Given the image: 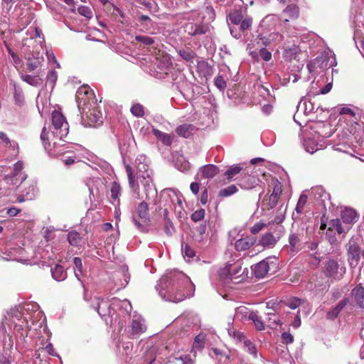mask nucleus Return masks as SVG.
I'll use <instances>...</instances> for the list:
<instances>
[{
	"label": "nucleus",
	"instance_id": "nucleus-1",
	"mask_svg": "<svg viewBox=\"0 0 364 364\" xmlns=\"http://www.w3.org/2000/svg\"><path fill=\"white\" fill-rule=\"evenodd\" d=\"M77 102L82 109V122L85 127H96L102 124V114L97 107L93 91L82 85L77 91Z\"/></svg>",
	"mask_w": 364,
	"mask_h": 364
},
{
	"label": "nucleus",
	"instance_id": "nucleus-2",
	"mask_svg": "<svg viewBox=\"0 0 364 364\" xmlns=\"http://www.w3.org/2000/svg\"><path fill=\"white\" fill-rule=\"evenodd\" d=\"M144 193L138 195L139 199L143 200L137 206L136 212L141 222L147 224L149 222V213L148 203L146 201H151L157 197V191L149 183L145 177H143Z\"/></svg>",
	"mask_w": 364,
	"mask_h": 364
},
{
	"label": "nucleus",
	"instance_id": "nucleus-3",
	"mask_svg": "<svg viewBox=\"0 0 364 364\" xmlns=\"http://www.w3.org/2000/svg\"><path fill=\"white\" fill-rule=\"evenodd\" d=\"M321 272L331 282L339 281L343 278L346 268L341 260L327 258L322 264Z\"/></svg>",
	"mask_w": 364,
	"mask_h": 364
},
{
	"label": "nucleus",
	"instance_id": "nucleus-4",
	"mask_svg": "<svg viewBox=\"0 0 364 364\" xmlns=\"http://www.w3.org/2000/svg\"><path fill=\"white\" fill-rule=\"evenodd\" d=\"M51 121V132L53 136L60 140H64L69 133V125L65 117L60 112L54 110L52 112Z\"/></svg>",
	"mask_w": 364,
	"mask_h": 364
},
{
	"label": "nucleus",
	"instance_id": "nucleus-5",
	"mask_svg": "<svg viewBox=\"0 0 364 364\" xmlns=\"http://www.w3.org/2000/svg\"><path fill=\"white\" fill-rule=\"evenodd\" d=\"M245 272H247V268H242L241 265L235 264L234 266L226 267L220 272L221 279L226 282H232L235 284H239L247 278V274L245 275Z\"/></svg>",
	"mask_w": 364,
	"mask_h": 364
},
{
	"label": "nucleus",
	"instance_id": "nucleus-6",
	"mask_svg": "<svg viewBox=\"0 0 364 364\" xmlns=\"http://www.w3.org/2000/svg\"><path fill=\"white\" fill-rule=\"evenodd\" d=\"M257 238L255 237L247 236L238 239L235 242V249L237 252H244L249 250V255L254 256L261 250L257 248Z\"/></svg>",
	"mask_w": 364,
	"mask_h": 364
},
{
	"label": "nucleus",
	"instance_id": "nucleus-7",
	"mask_svg": "<svg viewBox=\"0 0 364 364\" xmlns=\"http://www.w3.org/2000/svg\"><path fill=\"white\" fill-rule=\"evenodd\" d=\"M276 269L275 264L269 263L267 259H264L255 265L253 271L257 278H263L267 276L270 271L274 272Z\"/></svg>",
	"mask_w": 364,
	"mask_h": 364
},
{
	"label": "nucleus",
	"instance_id": "nucleus-8",
	"mask_svg": "<svg viewBox=\"0 0 364 364\" xmlns=\"http://www.w3.org/2000/svg\"><path fill=\"white\" fill-rule=\"evenodd\" d=\"M23 168V164L21 161H17L14 164V171L12 173L7 175L5 177V181L7 183L12 185H17L18 178H21V183L26 179V176L21 173Z\"/></svg>",
	"mask_w": 364,
	"mask_h": 364
},
{
	"label": "nucleus",
	"instance_id": "nucleus-9",
	"mask_svg": "<svg viewBox=\"0 0 364 364\" xmlns=\"http://www.w3.org/2000/svg\"><path fill=\"white\" fill-rule=\"evenodd\" d=\"M181 286L176 287L177 292H174L173 288L171 290V294L170 295V300L173 302H180L186 298V292L184 290V285L189 284V279L184 276H181Z\"/></svg>",
	"mask_w": 364,
	"mask_h": 364
},
{
	"label": "nucleus",
	"instance_id": "nucleus-10",
	"mask_svg": "<svg viewBox=\"0 0 364 364\" xmlns=\"http://www.w3.org/2000/svg\"><path fill=\"white\" fill-rule=\"evenodd\" d=\"M347 254L350 264L357 265L360 257V249L355 242H349L347 249Z\"/></svg>",
	"mask_w": 364,
	"mask_h": 364
},
{
	"label": "nucleus",
	"instance_id": "nucleus-11",
	"mask_svg": "<svg viewBox=\"0 0 364 364\" xmlns=\"http://www.w3.org/2000/svg\"><path fill=\"white\" fill-rule=\"evenodd\" d=\"M280 238V235L277 234L274 236L272 232H268L263 234L259 240L258 246H262L264 248H272L275 246Z\"/></svg>",
	"mask_w": 364,
	"mask_h": 364
},
{
	"label": "nucleus",
	"instance_id": "nucleus-12",
	"mask_svg": "<svg viewBox=\"0 0 364 364\" xmlns=\"http://www.w3.org/2000/svg\"><path fill=\"white\" fill-rule=\"evenodd\" d=\"M303 236V228L298 230L296 232H291L290 234L289 237V242L292 250L297 251L300 249Z\"/></svg>",
	"mask_w": 364,
	"mask_h": 364
},
{
	"label": "nucleus",
	"instance_id": "nucleus-13",
	"mask_svg": "<svg viewBox=\"0 0 364 364\" xmlns=\"http://www.w3.org/2000/svg\"><path fill=\"white\" fill-rule=\"evenodd\" d=\"M196 131V128L191 124H183L177 127L175 129L176 133L179 136L183 138L191 137Z\"/></svg>",
	"mask_w": 364,
	"mask_h": 364
},
{
	"label": "nucleus",
	"instance_id": "nucleus-14",
	"mask_svg": "<svg viewBox=\"0 0 364 364\" xmlns=\"http://www.w3.org/2000/svg\"><path fill=\"white\" fill-rule=\"evenodd\" d=\"M0 144H3L4 147L13 150L16 155L18 154V143L10 139L7 134L4 132H0Z\"/></svg>",
	"mask_w": 364,
	"mask_h": 364
},
{
	"label": "nucleus",
	"instance_id": "nucleus-15",
	"mask_svg": "<svg viewBox=\"0 0 364 364\" xmlns=\"http://www.w3.org/2000/svg\"><path fill=\"white\" fill-rule=\"evenodd\" d=\"M348 302L349 299L348 298H344L343 300L339 301V303L333 309L326 313V318L331 321L335 320Z\"/></svg>",
	"mask_w": 364,
	"mask_h": 364
},
{
	"label": "nucleus",
	"instance_id": "nucleus-16",
	"mask_svg": "<svg viewBox=\"0 0 364 364\" xmlns=\"http://www.w3.org/2000/svg\"><path fill=\"white\" fill-rule=\"evenodd\" d=\"M342 221L349 226V225L354 223L357 221V213L351 208H345L341 211V214Z\"/></svg>",
	"mask_w": 364,
	"mask_h": 364
},
{
	"label": "nucleus",
	"instance_id": "nucleus-17",
	"mask_svg": "<svg viewBox=\"0 0 364 364\" xmlns=\"http://www.w3.org/2000/svg\"><path fill=\"white\" fill-rule=\"evenodd\" d=\"M328 226V231L336 230L339 235L347 232L350 229V226H343L341 220L338 218L331 220Z\"/></svg>",
	"mask_w": 364,
	"mask_h": 364
},
{
	"label": "nucleus",
	"instance_id": "nucleus-18",
	"mask_svg": "<svg viewBox=\"0 0 364 364\" xmlns=\"http://www.w3.org/2000/svg\"><path fill=\"white\" fill-rule=\"evenodd\" d=\"M131 334L132 338L142 333L145 332L146 330V326L139 318L133 319L131 323Z\"/></svg>",
	"mask_w": 364,
	"mask_h": 364
},
{
	"label": "nucleus",
	"instance_id": "nucleus-19",
	"mask_svg": "<svg viewBox=\"0 0 364 364\" xmlns=\"http://www.w3.org/2000/svg\"><path fill=\"white\" fill-rule=\"evenodd\" d=\"M299 14V7L296 5H289L283 11L284 21L289 22L291 19L298 18Z\"/></svg>",
	"mask_w": 364,
	"mask_h": 364
},
{
	"label": "nucleus",
	"instance_id": "nucleus-20",
	"mask_svg": "<svg viewBox=\"0 0 364 364\" xmlns=\"http://www.w3.org/2000/svg\"><path fill=\"white\" fill-rule=\"evenodd\" d=\"M352 294L354 296L358 305L364 309V287L360 284L357 285L352 290Z\"/></svg>",
	"mask_w": 364,
	"mask_h": 364
},
{
	"label": "nucleus",
	"instance_id": "nucleus-21",
	"mask_svg": "<svg viewBox=\"0 0 364 364\" xmlns=\"http://www.w3.org/2000/svg\"><path fill=\"white\" fill-rule=\"evenodd\" d=\"M153 134L156 136V138L161 141V143L165 146H171L172 144L173 139L168 134L162 132L156 129H153L152 130Z\"/></svg>",
	"mask_w": 364,
	"mask_h": 364
},
{
	"label": "nucleus",
	"instance_id": "nucleus-22",
	"mask_svg": "<svg viewBox=\"0 0 364 364\" xmlns=\"http://www.w3.org/2000/svg\"><path fill=\"white\" fill-rule=\"evenodd\" d=\"M218 172V168L213 164L205 165L202 168V176L205 178H213Z\"/></svg>",
	"mask_w": 364,
	"mask_h": 364
},
{
	"label": "nucleus",
	"instance_id": "nucleus-23",
	"mask_svg": "<svg viewBox=\"0 0 364 364\" xmlns=\"http://www.w3.org/2000/svg\"><path fill=\"white\" fill-rule=\"evenodd\" d=\"M165 364H194V360L189 355L178 358L171 357Z\"/></svg>",
	"mask_w": 364,
	"mask_h": 364
},
{
	"label": "nucleus",
	"instance_id": "nucleus-24",
	"mask_svg": "<svg viewBox=\"0 0 364 364\" xmlns=\"http://www.w3.org/2000/svg\"><path fill=\"white\" fill-rule=\"evenodd\" d=\"M23 81L32 86H39L43 83V79L39 75H21Z\"/></svg>",
	"mask_w": 364,
	"mask_h": 364
},
{
	"label": "nucleus",
	"instance_id": "nucleus-25",
	"mask_svg": "<svg viewBox=\"0 0 364 364\" xmlns=\"http://www.w3.org/2000/svg\"><path fill=\"white\" fill-rule=\"evenodd\" d=\"M178 55L186 62H193L197 56L196 53L189 48L181 49L178 51Z\"/></svg>",
	"mask_w": 364,
	"mask_h": 364
},
{
	"label": "nucleus",
	"instance_id": "nucleus-26",
	"mask_svg": "<svg viewBox=\"0 0 364 364\" xmlns=\"http://www.w3.org/2000/svg\"><path fill=\"white\" fill-rule=\"evenodd\" d=\"M50 271L52 277L57 281H62L66 277V273L64 271V268L60 264H56Z\"/></svg>",
	"mask_w": 364,
	"mask_h": 364
},
{
	"label": "nucleus",
	"instance_id": "nucleus-27",
	"mask_svg": "<svg viewBox=\"0 0 364 364\" xmlns=\"http://www.w3.org/2000/svg\"><path fill=\"white\" fill-rule=\"evenodd\" d=\"M279 198L269 196L268 198H264L262 201V209L269 210L274 208L278 203Z\"/></svg>",
	"mask_w": 364,
	"mask_h": 364
},
{
	"label": "nucleus",
	"instance_id": "nucleus-28",
	"mask_svg": "<svg viewBox=\"0 0 364 364\" xmlns=\"http://www.w3.org/2000/svg\"><path fill=\"white\" fill-rule=\"evenodd\" d=\"M41 65V59L36 57H28L26 58L27 70L32 72Z\"/></svg>",
	"mask_w": 364,
	"mask_h": 364
},
{
	"label": "nucleus",
	"instance_id": "nucleus-29",
	"mask_svg": "<svg viewBox=\"0 0 364 364\" xmlns=\"http://www.w3.org/2000/svg\"><path fill=\"white\" fill-rule=\"evenodd\" d=\"M308 196L306 193H302L298 200L295 210L297 214L301 215L304 213V208L307 203Z\"/></svg>",
	"mask_w": 364,
	"mask_h": 364
},
{
	"label": "nucleus",
	"instance_id": "nucleus-30",
	"mask_svg": "<svg viewBox=\"0 0 364 364\" xmlns=\"http://www.w3.org/2000/svg\"><path fill=\"white\" fill-rule=\"evenodd\" d=\"M205 336L203 333L198 334L196 336L193 343V349L197 350H201L205 347Z\"/></svg>",
	"mask_w": 364,
	"mask_h": 364
},
{
	"label": "nucleus",
	"instance_id": "nucleus-31",
	"mask_svg": "<svg viewBox=\"0 0 364 364\" xmlns=\"http://www.w3.org/2000/svg\"><path fill=\"white\" fill-rule=\"evenodd\" d=\"M271 185L273 186V191L271 196L280 198V195L282 192V185L280 181L276 178H273L271 180Z\"/></svg>",
	"mask_w": 364,
	"mask_h": 364
},
{
	"label": "nucleus",
	"instance_id": "nucleus-32",
	"mask_svg": "<svg viewBox=\"0 0 364 364\" xmlns=\"http://www.w3.org/2000/svg\"><path fill=\"white\" fill-rule=\"evenodd\" d=\"M67 239L71 245L76 247L79 245L81 241L80 233L75 230L68 232Z\"/></svg>",
	"mask_w": 364,
	"mask_h": 364
},
{
	"label": "nucleus",
	"instance_id": "nucleus-33",
	"mask_svg": "<svg viewBox=\"0 0 364 364\" xmlns=\"http://www.w3.org/2000/svg\"><path fill=\"white\" fill-rule=\"evenodd\" d=\"M228 18L232 24L238 25L243 19V15L241 11L235 10L230 13Z\"/></svg>",
	"mask_w": 364,
	"mask_h": 364
},
{
	"label": "nucleus",
	"instance_id": "nucleus-34",
	"mask_svg": "<svg viewBox=\"0 0 364 364\" xmlns=\"http://www.w3.org/2000/svg\"><path fill=\"white\" fill-rule=\"evenodd\" d=\"M248 318L253 321L256 328L258 331H262L264 328V323L262 322L261 318L257 315L256 312H251L249 314Z\"/></svg>",
	"mask_w": 364,
	"mask_h": 364
},
{
	"label": "nucleus",
	"instance_id": "nucleus-35",
	"mask_svg": "<svg viewBox=\"0 0 364 364\" xmlns=\"http://www.w3.org/2000/svg\"><path fill=\"white\" fill-rule=\"evenodd\" d=\"M125 168H126V173L127 174V177H128V180H129V186L133 191H136L137 186H136L135 182H134V176L133 169L130 165H127L125 166Z\"/></svg>",
	"mask_w": 364,
	"mask_h": 364
},
{
	"label": "nucleus",
	"instance_id": "nucleus-36",
	"mask_svg": "<svg viewBox=\"0 0 364 364\" xmlns=\"http://www.w3.org/2000/svg\"><path fill=\"white\" fill-rule=\"evenodd\" d=\"M41 140L46 150L50 151L51 145L48 141V132L46 127H43L41 134Z\"/></svg>",
	"mask_w": 364,
	"mask_h": 364
},
{
	"label": "nucleus",
	"instance_id": "nucleus-37",
	"mask_svg": "<svg viewBox=\"0 0 364 364\" xmlns=\"http://www.w3.org/2000/svg\"><path fill=\"white\" fill-rule=\"evenodd\" d=\"M237 191L238 189L235 185H231L228 186L227 188L221 189L219 191L218 196L220 197H228L235 193Z\"/></svg>",
	"mask_w": 364,
	"mask_h": 364
},
{
	"label": "nucleus",
	"instance_id": "nucleus-38",
	"mask_svg": "<svg viewBox=\"0 0 364 364\" xmlns=\"http://www.w3.org/2000/svg\"><path fill=\"white\" fill-rule=\"evenodd\" d=\"M242 167L240 165H235L230 167L225 173V176L228 179L232 178L235 175L238 174L242 170Z\"/></svg>",
	"mask_w": 364,
	"mask_h": 364
},
{
	"label": "nucleus",
	"instance_id": "nucleus-39",
	"mask_svg": "<svg viewBox=\"0 0 364 364\" xmlns=\"http://www.w3.org/2000/svg\"><path fill=\"white\" fill-rule=\"evenodd\" d=\"M58 79V75L56 71L54 70H50L48 73L47 77H46V84L50 85L51 88L53 89L55 85V82Z\"/></svg>",
	"mask_w": 364,
	"mask_h": 364
},
{
	"label": "nucleus",
	"instance_id": "nucleus-40",
	"mask_svg": "<svg viewBox=\"0 0 364 364\" xmlns=\"http://www.w3.org/2000/svg\"><path fill=\"white\" fill-rule=\"evenodd\" d=\"M131 112L137 117H142L144 115V107L140 104H135L131 107Z\"/></svg>",
	"mask_w": 364,
	"mask_h": 364
},
{
	"label": "nucleus",
	"instance_id": "nucleus-41",
	"mask_svg": "<svg viewBox=\"0 0 364 364\" xmlns=\"http://www.w3.org/2000/svg\"><path fill=\"white\" fill-rule=\"evenodd\" d=\"M285 304L291 309H296L301 304V300L297 297H291L285 301Z\"/></svg>",
	"mask_w": 364,
	"mask_h": 364
},
{
	"label": "nucleus",
	"instance_id": "nucleus-42",
	"mask_svg": "<svg viewBox=\"0 0 364 364\" xmlns=\"http://www.w3.org/2000/svg\"><path fill=\"white\" fill-rule=\"evenodd\" d=\"M195 36L205 34L209 31L208 26L203 23H195Z\"/></svg>",
	"mask_w": 364,
	"mask_h": 364
},
{
	"label": "nucleus",
	"instance_id": "nucleus-43",
	"mask_svg": "<svg viewBox=\"0 0 364 364\" xmlns=\"http://www.w3.org/2000/svg\"><path fill=\"white\" fill-rule=\"evenodd\" d=\"M121 192V187L119 184L117 182H113L111 186V198L113 200H117L119 198Z\"/></svg>",
	"mask_w": 364,
	"mask_h": 364
},
{
	"label": "nucleus",
	"instance_id": "nucleus-44",
	"mask_svg": "<svg viewBox=\"0 0 364 364\" xmlns=\"http://www.w3.org/2000/svg\"><path fill=\"white\" fill-rule=\"evenodd\" d=\"M205 211L203 208L196 210L191 215V219L194 222L202 220L205 217Z\"/></svg>",
	"mask_w": 364,
	"mask_h": 364
},
{
	"label": "nucleus",
	"instance_id": "nucleus-45",
	"mask_svg": "<svg viewBox=\"0 0 364 364\" xmlns=\"http://www.w3.org/2000/svg\"><path fill=\"white\" fill-rule=\"evenodd\" d=\"M164 230L168 236H171L175 232V228L172 222L168 218L165 220Z\"/></svg>",
	"mask_w": 364,
	"mask_h": 364
},
{
	"label": "nucleus",
	"instance_id": "nucleus-46",
	"mask_svg": "<svg viewBox=\"0 0 364 364\" xmlns=\"http://www.w3.org/2000/svg\"><path fill=\"white\" fill-rule=\"evenodd\" d=\"M135 40L145 46H151L154 43L152 38L146 36H136Z\"/></svg>",
	"mask_w": 364,
	"mask_h": 364
},
{
	"label": "nucleus",
	"instance_id": "nucleus-47",
	"mask_svg": "<svg viewBox=\"0 0 364 364\" xmlns=\"http://www.w3.org/2000/svg\"><path fill=\"white\" fill-rule=\"evenodd\" d=\"M182 252L184 253V257L191 259L195 256V251L188 244L182 245Z\"/></svg>",
	"mask_w": 364,
	"mask_h": 364
},
{
	"label": "nucleus",
	"instance_id": "nucleus-48",
	"mask_svg": "<svg viewBox=\"0 0 364 364\" xmlns=\"http://www.w3.org/2000/svg\"><path fill=\"white\" fill-rule=\"evenodd\" d=\"M245 348H246L247 351L253 355L255 357L257 356V349L256 346L254 343H252L250 341L247 340L244 342Z\"/></svg>",
	"mask_w": 364,
	"mask_h": 364
},
{
	"label": "nucleus",
	"instance_id": "nucleus-49",
	"mask_svg": "<svg viewBox=\"0 0 364 364\" xmlns=\"http://www.w3.org/2000/svg\"><path fill=\"white\" fill-rule=\"evenodd\" d=\"M240 29L242 31H245L248 28H250L252 26V18L250 17H247L245 18H243L240 22Z\"/></svg>",
	"mask_w": 364,
	"mask_h": 364
},
{
	"label": "nucleus",
	"instance_id": "nucleus-50",
	"mask_svg": "<svg viewBox=\"0 0 364 364\" xmlns=\"http://www.w3.org/2000/svg\"><path fill=\"white\" fill-rule=\"evenodd\" d=\"M215 85L220 90H224L227 87L226 81L222 75H218L216 77L215 79Z\"/></svg>",
	"mask_w": 364,
	"mask_h": 364
},
{
	"label": "nucleus",
	"instance_id": "nucleus-51",
	"mask_svg": "<svg viewBox=\"0 0 364 364\" xmlns=\"http://www.w3.org/2000/svg\"><path fill=\"white\" fill-rule=\"evenodd\" d=\"M282 207H283V205H282L279 207V209L278 210L279 213L277 215H276V217L274 220V223H275L277 224H279V223H282L283 220H284V215H285V212L287 210V207H285L283 210H282Z\"/></svg>",
	"mask_w": 364,
	"mask_h": 364
},
{
	"label": "nucleus",
	"instance_id": "nucleus-52",
	"mask_svg": "<svg viewBox=\"0 0 364 364\" xmlns=\"http://www.w3.org/2000/svg\"><path fill=\"white\" fill-rule=\"evenodd\" d=\"M36 188L34 185L30 184L28 191H26L25 196L27 200H32L36 195Z\"/></svg>",
	"mask_w": 364,
	"mask_h": 364
},
{
	"label": "nucleus",
	"instance_id": "nucleus-53",
	"mask_svg": "<svg viewBox=\"0 0 364 364\" xmlns=\"http://www.w3.org/2000/svg\"><path fill=\"white\" fill-rule=\"evenodd\" d=\"M259 56L262 58V60L265 61H269L272 58V53L267 50L266 48H262L259 50Z\"/></svg>",
	"mask_w": 364,
	"mask_h": 364
},
{
	"label": "nucleus",
	"instance_id": "nucleus-54",
	"mask_svg": "<svg viewBox=\"0 0 364 364\" xmlns=\"http://www.w3.org/2000/svg\"><path fill=\"white\" fill-rule=\"evenodd\" d=\"M265 227V224L262 223H255L250 230V232L253 235L257 234L260 230H262Z\"/></svg>",
	"mask_w": 364,
	"mask_h": 364
},
{
	"label": "nucleus",
	"instance_id": "nucleus-55",
	"mask_svg": "<svg viewBox=\"0 0 364 364\" xmlns=\"http://www.w3.org/2000/svg\"><path fill=\"white\" fill-rule=\"evenodd\" d=\"M282 338L283 343L287 344V345L289 344V343H291L294 341L293 336L291 334L287 333V332L282 333Z\"/></svg>",
	"mask_w": 364,
	"mask_h": 364
},
{
	"label": "nucleus",
	"instance_id": "nucleus-56",
	"mask_svg": "<svg viewBox=\"0 0 364 364\" xmlns=\"http://www.w3.org/2000/svg\"><path fill=\"white\" fill-rule=\"evenodd\" d=\"M195 23H188L185 26V32L191 36H195Z\"/></svg>",
	"mask_w": 364,
	"mask_h": 364
},
{
	"label": "nucleus",
	"instance_id": "nucleus-57",
	"mask_svg": "<svg viewBox=\"0 0 364 364\" xmlns=\"http://www.w3.org/2000/svg\"><path fill=\"white\" fill-rule=\"evenodd\" d=\"M83 288H84V284H83L82 282L78 277H77L75 282L73 284V287L72 288V290L73 291L75 290L80 291Z\"/></svg>",
	"mask_w": 364,
	"mask_h": 364
},
{
	"label": "nucleus",
	"instance_id": "nucleus-58",
	"mask_svg": "<svg viewBox=\"0 0 364 364\" xmlns=\"http://www.w3.org/2000/svg\"><path fill=\"white\" fill-rule=\"evenodd\" d=\"M21 211V209L16 208L15 207H12L8 209L7 214L10 217H14L17 215Z\"/></svg>",
	"mask_w": 364,
	"mask_h": 364
},
{
	"label": "nucleus",
	"instance_id": "nucleus-59",
	"mask_svg": "<svg viewBox=\"0 0 364 364\" xmlns=\"http://www.w3.org/2000/svg\"><path fill=\"white\" fill-rule=\"evenodd\" d=\"M44 350L46 352H47L49 355H55V348H54L53 344L50 343H48L46 346V347L44 348Z\"/></svg>",
	"mask_w": 364,
	"mask_h": 364
},
{
	"label": "nucleus",
	"instance_id": "nucleus-60",
	"mask_svg": "<svg viewBox=\"0 0 364 364\" xmlns=\"http://www.w3.org/2000/svg\"><path fill=\"white\" fill-rule=\"evenodd\" d=\"M332 87H333L332 82H329L327 85H326V86L324 87L321 89L319 94L326 95L331 90Z\"/></svg>",
	"mask_w": 364,
	"mask_h": 364
},
{
	"label": "nucleus",
	"instance_id": "nucleus-61",
	"mask_svg": "<svg viewBox=\"0 0 364 364\" xmlns=\"http://www.w3.org/2000/svg\"><path fill=\"white\" fill-rule=\"evenodd\" d=\"M190 188L193 194L197 195L199 192L200 185L196 182L191 183L190 185Z\"/></svg>",
	"mask_w": 364,
	"mask_h": 364
},
{
	"label": "nucleus",
	"instance_id": "nucleus-62",
	"mask_svg": "<svg viewBox=\"0 0 364 364\" xmlns=\"http://www.w3.org/2000/svg\"><path fill=\"white\" fill-rule=\"evenodd\" d=\"M341 114H350L351 116H355L354 111L348 107H342L339 112Z\"/></svg>",
	"mask_w": 364,
	"mask_h": 364
},
{
	"label": "nucleus",
	"instance_id": "nucleus-63",
	"mask_svg": "<svg viewBox=\"0 0 364 364\" xmlns=\"http://www.w3.org/2000/svg\"><path fill=\"white\" fill-rule=\"evenodd\" d=\"M73 263L77 269L81 272L82 269V259L80 257H75L73 259Z\"/></svg>",
	"mask_w": 364,
	"mask_h": 364
},
{
	"label": "nucleus",
	"instance_id": "nucleus-64",
	"mask_svg": "<svg viewBox=\"0 0 364 364\" xmlns=\"http://www.w3.org/2000/svg\"><path fill=\"white\" fill-rule=\"evenodd\" d=\"M208 191L206 189H205L202 192L201 196H200V203L203 205H205L208 202Z\"/></svg>",
	"mask_w": 364,
	"mask_h": 364
}]
</instances>
